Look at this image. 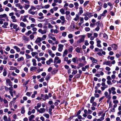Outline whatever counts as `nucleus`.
<instances>
[{
    "mask_svg": "<svg viewBox=\"0 0 121 121\" xmlns=\"http://www.w3.org/2000/svg\"><path fill=\"white\" fill-rule=\"evenodd\" d=\"M105 97L107 98L110 99L111 98V96L109 95H108V93L107 91H105L104 93Z\"/></svg>",
    "mask_w": 121,
    "mask_h": 121,
    "instance_id": "obj_9",
    "label": "nucleus"
},
{
    "mask_svg": "<svg viewBox=\"0 0 121 121\" xmlns=\"http://www.w3.org/2000/svg\"><path fill=\"white\" fill-rule=\"evenodd\" d=\"M60 11L62 14H65V11L62 9H61L60 10Z\"/></svg>",
    "mask_w": 121,
    "mask_h": 121,
    "instance_id": "obj_30",
    "label": "nucleus"
},
{
    "mask_svg": "<svg viewBox=\"0 0 121 121\" xmlns=\"http://www.w3.org/2000/svg\"><path fill=\"white\" fill-rule=\"evenodd\" d=\"M96 40L97 46L98 47L101 48L102 46L100 44L101 42V41L99 40L98 38H96Z\"/></svg>",
    "mask_w": 121,
    "mask_h": 121,
    "instance_id": "obj_5",
    "label": "nucleus"
},
{
    "mask_svg": "<svg viewBox=\"0 0 121 121\" xmlns=\"http://www.w3.org/2000/svg\"><path fill=\"white\" fill-rule=\"evenodd\" d=\"M7 86L9 85V86H12V83L10 80L9 79H7L6 80Z\"/></svg>",
    "mask_w": 121,
    "mask_h": 121,
    "instance_id": "obj_3",
    "label": "nucleus"
},
{
    "mask_svg": "<svg viewBox=\"0 0 121 121\" xmlns=\"http://www.w3.org/2000/svg\"><path fill=\"white\" fill-rule=\"evenodd\" d=\"M2 48V47H0V52L2 54H3L4 53Z\"/></svg>",
    "mask_w": 121,
    "mask_h": 121,
    "instance_id": "obj_51",
    "label": "nucleus"
},
{
    "mask_svg": "<svg viewBox=\"0 0 121 121\" xmlns=\"http://www.w3.org/2000/svg\"><path fill=\"white\" fill-rule=\"evenodd\" d=\"M42 41L41 38L40 37H38L36 40L35 41V42L36 43H39Z\"/></svg>",
    "mask_w": 121,
    "mask_h": 121,
    "instance_id": "obj_12",
    "label": "nucleus"
},
{
    "mask_svg": "<svg viewBox=\"0 0 121 121\" xmlns=\"http://www.w3.org/2000/svg\"><path fill=\"white\" fill-rule=\"evenodd\" d=\"M77 70H73V72L72 73V74L73 75H74L77 73Z\"/></svg>",
    "mask_w": 121,
    "mask_h": 121,
    "instance_id": "obj_42",
    "label": "nucleus"
},
{
    "mask_svg": "<svg viewBox=\"0 0 121 121\" xmlns=\"http://www.w3.org/2000/svg\"><path fill=\"white\" fill-rule=\"evenodd\" d=\"M38 26L40 28H42L43 27V26L42 24L40 23L38 24Z\"/></svg>",
    "mask_w": 121,
    "mask_h": 121,
    "instance_id": "obj_60",
    "label": "nucleus"
},
{
    "mask_svg": "<svg viewBox=\"0 0 121 121\" xmlns=\"http://www.w3.org/2000/svg\"><path fill=\"white\" fill-rule=\"evenodd\" d=\"M32 33L31 31L30 30H28L27 33H26L25 35H26L28 36L31 34Z\"/></svg>",
    "mask_w": 121,
    "mask_h": 121,
    "instance_id": "obj_29",
    "label": "nucleus"
},
{
    "mask_svg": "<svg viewBox=\"0 0 121 121\" xmlns=\"http://www.w3.org/2000/svg\"><path fill=\"white\" fill-rule=\"evenodd\" d=\"M68 37L69 38L71 39L73 37V35L72 34H70L68 35Z\"/></svg>",
    "mask_w": 121,
    "mask_h": 121,
    "instance_id": "obj_56",
    "label": "nucleus"
},
{
    "mask_svg": "<svg viewBox=\"0 0 121 121\" xmlns=\"http://www.w3.org/2000/svg\"><path fill=\"white\" fill-rule=\"evenodd\" d=\"M24 8L26 10H27L30 7V5L29 4H24Z\"/></svg>",
    "mask_w": 121,
    "mask_h": 121,
    "instance_id": "obj_26",
    "label": "nucleus"
},
{
    "mask_svg": "<svg viewBox=\"0 0 121 121\" xmlns=\"http://www.w3.org/2000/svg\"><path fill=\"white\" fill-rule=\"evenodd\" d=\"M89 44V43L88 42V41L87 40H86L85 41L84 44L86 46H88Z\"/></svg>",
    "mask_w": 121,
    "mask_h": 121,
    "instance_id": "obj_62",
    "label": "nucleus"
},
{
    "mask_svg": "<svg viewBox=\"0 0 121 121\" xmlns=\"http://www.w3.org/2000/svg\"><path fill=\"white\" fill-rule=\"evenodd\" d=\"M74 4L75 6V8L77 9H78V6L79 4L77 2H75L74 3Z\"/></svg>",
    "mask_w": 121,
    "mask_h": 121,
    "instance_id": "obj_22",
    "label": "nucleus"
},
{
    "mask_svg": "<svg viewBox=\"0 0 121 121\" xmlns=\"http://www.w3.org/2000/svg\"><path fill=\"white\" fill-rule=\"evenodd\" d=\"M107 11L106 10H105L104 11L102 14H101V15L102 16H104L105 15V14L107 13Z\"/></svg>",
    "mask_w": 121,
    "mask_h": 121,
    "instance_id": "obj_35",
    "label": "nucleus"
},
{
    "mask_svg": "<svg viewBox=\"0 0 121 121\" xmlns=\"http://www.w3.org/2000/svg\"><path fill=\"white\" fill-rule=\"evenodd\" d=\"M79 19V17L78 14L76 15L75 17L73 19V20L75 21H76Z\"/></svg>",
    "mask_w": 121,
    "mask_h": 121,
    "instance_id": "obj_24",
    "label": "nucleus"
},
{
    "mask_svg": "<svg viewBox=\"0 0 121 121\" xmlns=\"http://www.w3.org/2000/svg\"><path fill=\"white\" fill-rule=\"evenodd\" d=\"M113 102L114 104H117L118 103V101L117 100H113Z\"/></svg>",
    "mask_w": 121,
    "mask_h": 121,
    "instance_id": "obj_64",
    "label": "nucleus"
},
{
    "mask_svg": "<svg viewBox=\"0 0 121 121\" xmlns=\"http://www.w3.org/2000/svg\"><path fill=\"white\" fill-rule=\"evenodd\" d=\"M22 39L26 41H29V38L28 37L25 36H23Z\"/></svg>",
    "mask_w": 121,
    "mask_h": 121,
    "instance_id": "obj_15",
    "label": "nucleus"
},
{
    "mask_svg": "<svg viewBox=\"0 0 121 121\" xmlns=\"http://www.w3.org/2000/svg\"><path fill=\"white\" fill-rule=\"evenodd\" d=\"M32 62L33 63V65L34 66H36L37 65L36 63V60L35 59H33L32 60Z\"/></svg>",
    "mask_w": 121,
    "mask_h": 121,
    "instance_id": "obj_17",
    "label": "nucleus"
},
{
    "mask_svg": "<svg viewBox=\"0 0 121 121\" xmlns=\"http://www.w3.org/2000/svg\"><path fill=\"white\" fill-rule=\"evenodd\" d=\"M48 53L49 55L52 57H53L55 56V54L52 53V52L51 50H48Z\"/></svg>",
    "mask_w": 121,
    "mask_h": 121,
    "instance_id": "obj_8",
    "label": "nucleus"
},
{
    "mask_svg": "<svg viewBox=\"0 0 121 121\" xmlns=\"http://www.w3.org/2000/svg\"><path fill=\"white\" fill-rule=\"evenodd\" d=\"M20 26L23 27H26V25L23 22H21L20 23Z\"/></svg>",
    "mask_w": 121,
    "mask_h": 121,
    "instance_id": "obj_21",
    "label": "nucleus"
},
{
    "mask_svg": "<svg viewBox=\"0 0 121 121\" xmlns=\"http://www.w3.org/2000/svg\"><path fill=\"white\" fill-rule=\"evenodd\" d=\"M35 116L33 115H31L29 117V120L30 121H31L33 119Z\"/></svg>",
    "mask_w": 121,
    "mask_h": 121,
    "instance_id": "obj_25",
    "label": "nucleus"
},
{
    "mask_svg": "<svg viewBox=\"0 0 121 121\" xmlns=\"http://www.w3.org/2000/svg\"><path fill=\"white\" fill-rule=\"evenodd\" d=\"M112 47L113 49L114 50H116L117 48V46L115 44H113L112 45Z\"/></svg>",
    "mask_w": 121,
    "mask_h": 121,
    "instance_id": "obj_20",
    "label": "nucleus"
},
{
    "mask_svg": "<svg viewBox=\"0 0 121 121\" xmlns=\"http://www.w3.org/2000/svg\"><path fill=\"white\" fill-rule=\"evenodd\" d=\"M44 96V100H45L46 99H48L49 98L47 94L45 95Z\"/></svg>",
    "mask_w": 121,
    "mask_h": 121,
    "instance_id": "obj_37",
    "label": "nucleus"
},
{
    "mask_svg": "<svg viewBox=\"0 0 121 121\" xmlns=\"http://www.w3.org/2000/svg\"><path fill=\"white\" fill-rule=\"evenodd\" d=\"M37 111L40 113H42L45 112V109L44 108H40L39 109H38Z\"/></svg>",
    "mask_w": 121,
    "mask_h": 121,
    "instance_id": "obj_11",
    "label": "nucleus"
},
{
    "mask_svg": "<svg viewBox=\"0 0 121 121\" xmlns=\"http://www.w3.org/2000/svg\"><path fill=\"white\" fill-rule=\"evenodd\" d=\"M85 36L84 35H80L79 36L80 37V38L77 41V43L78 44H80L84 42Z\"/></svg>",
    "mask_w": 121,
    "mask_h": 121,
    "instance_id": "obj_1",
    "label": "nucleus"
},
{
    "mask_svg": "<svg viewBox=\"0 0 121 121\" xmlns=\"http://www.w3.org/2000/svg\"><path fill=\"white\" fill-rule=\"evenodd\" d=\"M87 16H88L89 17H92L93 16L92 15L90 14V13L88 12H87L86 13Z\"/></svg>",
    "mask_w": 121,
    "mask_h": 121,
    "instance_id": "obj_47",
    "label": "nucleus"
},
{
    "mask_svg": "<svg viewBox=\"0 0 121 121\" xmlns=\"http://www.w3.org/2000/svg\"><path fill=\"white\" fill-rule=\"evenodd\" d=\"M58 51L60 52H61L63 49L64 45L61 44H59L58 45Z\"/></svg>",
    "mask_w": 121,
    "mask_h": 121,
    "instance_id": "obj_6",
    "label": "nucleus"
},
{
    "mask_svg": "<svg viewBox=\"0 0 121 121\" xmlns=\"http://www.w3.org/2000/svg\"><path fill=\"white\" fill-rule=\"evenodd\" d=\"M43 115L47 118H48L49 117V115L48 114L45 113Z\"/></svg>",
    "mask_w": 121,
    "mask_h": 121,
    "instance_id": "obj_40",
    "label": "nucleus"
},
{
    "mask_svg": "<svg viewBox=\"0 0 121 121\" xmlns=\"http://www.w3.org/2000/svg\"><path fill=\"white\" fill-rule=\"evenodd\" d=\"M107 82L108 85H111L112 84V82L110 80L107 81Z\"/></svg>",
    "mask_w": 121,
    "mask_h": 121,
    "instance_id": "obj_59",
    "label": "nucleus"
},
{
    "mask_svg": "<svg viewBox=\"0 0 121 121\" xmlns=\"http://www.w3.org/2000/svg\"><path fill=\"white\" fill-rule=\"evenodd\" d=\"M65 29V27L61 26L60 27V29L61 31L64 30Z\"/></svg>",
    "mask_w": 121,
    "mask_h": 121,
    "instance_id": "obj_53",
    "label": "nucleus"
},
{
    "mask_svg": "<svg viewBox=\"0 0 121 121\" xmlns=\"http://www.w3.org/2000/svg\"><path fill=\"white\" fill-rule=\"evenodd\" d=\"M37 94V92L36 91H35L34 92V94L32 95L31 97L32 98H34L35 97V95H36Z\"/></svg>",
    "mask_w": 121,
    "mask_h": 121,
    "instance_id": "obj_28",
    "label": "nucleus"
},
{
    "mask_svg": "<svg viewBox=\"0 0 121 121\" xmlns=\"http://www.w3.org/2000/svg\"><path fill=\"white\" fill-rule=\"evenodd\" d=\"M68 53V51L67 49L65 50L63 52V56L64 57Z\"/></svg>",
    "mask_w": 121,
    "mask_h": 121,
    "instance_id": "obj_23",
    "label": "nucleus"
},
{
    "mask_svg": "<svg viewBox=\"0 0 121 121\" xmlns=\"http://www.w3.org/2000/svg\"><path fill=\"white\" fill-rule=\"evenodd\" d=\"M3 101L4 104H8V102L5 98L3 99Z\"/></svg>",
    "mask_w": 121,
    "mask_h": 121,
    "instance_id": "obj_54",
    "label": "nucleus"
},
{
    "mask_svg": "<svg viewBox=\"0 0 121 121\" xmlns=\"http://www.w3.org/2000/svg\"><path fill=\"white\" fill-rule=\"evenodd\" d=\"M46 35H43L42 38H41L42 39V40H45L46 38Z\"/></svg>",
    "mask_w": 121,
    "mask_h": 121,
    "instance_id": "obj_33",
    "label": "nucleus"
},
{
    "mask_svg": "<svg viewBox=\"0 0 121 121\" xmlns=\"http://www.w3.org/2000/svg\"><path fill=\"white\" fill-rule=\"evenodd\" d=\"M79 9H80V10L79 11V13L80 14H82L83 13V11L82 10V7H80L79 8Z\"/></svg>",
    "mask_w": 121,
    "mask_h": 121,
    "instance_id": "obj_45",
    "label": "nucleus"
},
{
    "mask_svg": "<svg viewBox=\"0 0 121 121\" xmlns=\"http://www.w3.org/2000/svg\"><path fill=\"white\" fill-rule=\"evenodd\" d=\"M66 32H65L62 33V36L65 37L66 36Z\"/></svg>",
    "mask_w": 121,
    "mask_h": 121,
    "instance_id": "obj_46",
    "label": "nucleus"
},
{
    "mask_svg": "<svg viewBox=\"0 0 121 121\" xmlns=\"http://www.w3.org/2000/svg\"><path fill=\"white\" fill-rule=\"evenodd\" d=\"M38 54V53L36 52H32L31 53V54L33 56H34L36 55V54Z\"/></svg>",
    "mask_w": 121,
    "mask_h": 121,
    "instance_id": "obj_58",
    "label": "nucleus"
},
{
    "mask_svg": "<svg viewBox=\"0 0 121 121\" xmlns=\"http://www.w3.org/2000/svg\"><path fill=\"white\" fill-rule=\"evenodd\" d=\"M73 47L72 46H71L69 47V48L68 49L69 51V52H72L73 50Z\"/></svg>",
    "mask_w": 121,
    "mask_h": 121,
    "instance_id": "obj_31",
    "label": "nucleus"
},
{
    "mask_svg": "<svg viewBox=\"0 0 121 121\" xmlns=\"http://www.w3.org/2000/svg\"><path fill=\"white\" fill-rule=\"evenodd\" d=\"M53 62V60L51 58L49 59L46 62V63L47 65H49L50 64L51 62Z\"/></svg>",
    "mask_w": 121,
    "mask_h": 121,
    "instance_id": "obj_16",
    "label": "nucleus"
},
{
    "mask_svg": "<svg viewBox=\"0 0 121 121\" xmlns=\"http://www.w3.org/2000/svg\"><path fill=\"white\" fill-rule=\"evenodd\" d=\"M92 35L91 33H88L87 34V35L88 38H89L91 37Z\"/></svg>",
    "mask_w": 121,
    "mask_h": 121,
    "instance_id": "obj_32",
    "label": "nucleus"
},
{
    "mask_svg": "<svg viewBox=\"0 0 121 121\" xmlns=\"http://www.w3.org/2000/svg\"><path fill=\"white\" fill-rule=\"evenodd\" d=\"M38 32L42 35L45 34L46 33V30H43L41 29H39L38 30Z\"/></svg>",
    "mask_w": 121,
    "mask_h": 121,
    "instance_id": "obj_7",
    "label": "nucleus"
},
{
    "mask_svg": "<svg viewBox=\"0 0 121 121\" xmlns=\"http://www.w3.org/2000/svg\"><path fill=\"white\" fill-rule=\"evenodd\" d=\"M11 18L13 19V22H17V20L16 19V17L14 16L11 17Z\"/></svg>",
    "mask_w": 121,
    "mask_h": 121,
    "instance_id": "obj_19",
    "label": "nucleus"
},
{
    "mask_svg": "<svg viewBox=\"0 0 121 121\" xmlns=\"http://www.w3.org/2000/svg\"><path fill=\"white\" fill-rule=\"evenodd\" d=\"M15 6L16 7L19 8V9H23V6L21 5L19 3L17 4H16Z\"/></svg>",
    "mask_w": 121,
    "mask_h": 121,
    "instance_id": "obj_14",
    "label": "nucleus"
},
{
    "mask_svg": "<svg viewBox=\"0 0 121 121\" xmlns=\"http://www.w3.org/2000/svg\"><path fill=\"white\" fill-rule=\"evenodd\" d=\"M3 18L6 19L7 21H8L9 20L8 19V17L7 16V14H6L4 13L3 14H1L0 15V18Z\"/></svg>",
    "mask_w": 121,
    "mask_h": 121,
    "instance_id": "obj_2",
    "label": "nucleus"
},
{
    "mask_svg": "<svg viewBox=\"0 0 121 121\" xmlns=\"http://www.w3.org/2000/svg\"><path fill=\"white\" fill-rule=\"evenodd\" d=\"M36 69V67H30V70L32 71L33 70Z\"/></svg>",
    "mask_w": 121,
    "mask_h": 121,
    "instance_id": "obj_34",
    "label": "nucleus"
},
{
    "mask_svg": "<svg viewBox=\"0 0 121 121\" xmlns=\"http://www.w3.org/2000/svg\"><path fill=\"white\" fill-rule=\"evenodd\" d=\"M80 48L78 47L75 50L77 52L79 53L80 52Z\"/></svg>",
    "mask_w": 121,
    "mask_h": 121,
    "instance_id": "obj_44",
    "label": "nucleus"
},
{
    "mask_svg": "<svg viewBox=\"0 0 121 121\" xmlns=\"http://www.w3.org/2000/svg\"><path fill=\"white\" fill-rule=\"evenodd\" d=\"M29 19L30 20H31V21L33 22H35V19L31 17H29Z\"/></svg>",
    "mask_w": 121,
    "mask_h": 121,
    "instance_id": "obj_41",
    "label": "nucleus"
},
{
    "mask_svg": "<svg viewBox=\"0 0 121 121\" xmlns=\"http://www.w3.org/2000/svg\"><path fill=\"white\" fill-rule=\"evenodd\" d=\"M80 22L81 23H83L84 22V18L83 17H80Z\"/></svg>",
    "mask_w": 121,
    "mask_h": 121,
    "instance_id": "obj_57",
    "label": "nucleus"
},
{
    "mask_svg": "<svg viewBox=\"0 0 121 121\" xmlns=\"http://www.w3.org/2000/svg\"><path fill=\"white\" fill-rule=\"evenodd\" d=\"M90 59L92 61L93 63H96L97 62V60L92 57H90Z\"/></svg>",
    "mask_w": 121,
    "mask_h": 121,
    "instance_id": "obj_13",
    "label": "nucleus"
},
{
    "mask_svg": "<svg viewBox=\"0 0 121 121\" xmlns=\"http://www.w3.org/2000/svg\"><path fill=\"white\" fill-rule=\"evenodd\" d=\"M95 99V97H91V99H90V102L91 103H93L94 101V100Z\"/></svg>",
    "mask_w": 121,
    "mask_h": 121,
    "instance_id": "obj_38",
    "label": "nucleus"
},
{
    "mask_svg": "<svg viewBox=\"0 0 121 121\" xmlns=\"http://www.w3.org/2000/svg\"><path fill=\"white\" fill-rule=\"evenodd\" d=\"M89 1H86L83 4V5L84 7L86 6L87 5V4L89 2Z\"/></svg>",
    "mask_w": 121,
    "mask_h": 121,
    "instance_id": "obj_55",
    "label": "nucleus"
},
{
    "mask_svg": "<svg viewBox=\"0 0 121 121\" xmlns=\"http://www.w3.org/2000/svg\"><path fill=\"white\" fill-rule=\"evenodd\" d=\"M77 59V57H75L72 59V61L74 63L78 64V60Z\"/></svg>",
    "mask_w": 121,
    "mask_h": 121,
    "instance_id": "obj_10",
    "label": "nucleus"
},
{
    "mask_svg": "<svg viewBox=\"0 0 121 121\" xmlns=\"http://www.w3.org/2000/svg\"><path fill=\"white\" fill-rule=\"evenodd\" d=\"M8 25V23L6 22H4V25L2 26V27L4 28H6V26H7Z\"/></svg>",
    "mask_w": 121,
    "mask_h": 121,
    "instance_id": "obj_39",
    "label": "nucleus"
},
{
    "mask_svg": "<svg viewBox=\"0 0 121 121\" xmlns=\"http://www.w3.org/2000/svg\"><path fill=\"white\" fill-rule=\"evenodd\" d=\"M35 13L36 14L37 13V12L31 11V12H30L29 13L32 15H34L35 14Z\"/></svg>",
    "mask_w": 121,
    "mask_h": 121,
    "instance_id": "obj_52",
    "label": "nucleus"
},
{
    "mask_svg": "<svg viewBox=\"0 0 121 121\" xmlns=\"http://www.w3.org/2000/svg\"><path fill=\"white\" fill-rule=\"evenodd\" d=\"M85 30L86 31H90V28L89 27H86L85 28Z\"/></svg>",
    "mask_w": 121,
    "mask_h": 121,
    "instance_id": "obj_50",
    "label": "nucleus"
},
{
    "mask_svg": "<svg viewBox=\"0 0 121 121\" xmlns=\"http://www.w3.org/2000/svg\"><path fill=\"white\" fill-rule=\"evenodd\" d=\"M13 48L15 49L16 51L18 52H19L20 51V49L16 46H14L13 47Z\"/></svg>",
    "mask_w": 121,
    "mask_h": 121,
    "instance_id": "obj_18",
    "label": "nucleus"
},
{
    "mask_svg": "<svg viewBox=\"0 0 121 121\" xmlns=\"http://www.w3.org/2000/svg\"><path fill=\"white\" fill-rule=\"evenodd\" d=\"M21 113L22 114H23L25 113V110L24 108L23 107H22L21 109Z\"/></svg>",
    "mask_w": 121,
    "mask_h": 121,
    "instance_id": "obj_27",
    "label": "nucleus"
},
{
    "mask_svg": "<svg viewBox=\"0 0 121 121\" xmlns=\"http://www.w3.org/2000/svg\"><path fill=\"white\" fill-rule=\"evenodd\" d=\"M48 26L49 28H52L53 27V26L49 23H48Z\"/></svg>",
    "mask_w": 121,
    "mask_h": 121,
    "instance_id": "obj_43",
    "label": "nucleus"
},
{
    "mask_svg": "<svg viewBox=\"0 0 121 121\" xmlns=\"http://www.w3.org/2000/svg\"><path fill=\"white\" fill-rule=\"evenodd\" d=\"M3 119L5 121H7V117L6 116H4Z\"/></svg>",
    "mask_w": 121,
    "mask_h": 121,
    "instance_id": "obj_61",
    "label": "nucleus"
},
{
    "mask_svg": "<svg viewBox=\"0 0 121 121\" xmlns=\"http://www.w3.org/2000/svg\"><path fill=\"white\" fill-rule=\"evenodd\" d=\"M25 55L27 59H28L31 58V56L28 54H25Z\"/></svg>",
    "mask_w": 121,
    "mask_h": 121,
    "instance_id": "obj_48",
    "label": "nucleus"
},
{
    "mask_svg": "<svg viewBox=\"0 0 121 121\" xmlns=\"http://www.w3.org/2000/svg\"><path fill=\"white\" fill-rule=\"evenodd\" d=\"M50 6V5L48 4L44 6V8L45 9L48 8Z\"/></svg>",
    "mask_w": 121,
    "mask_h": 121,
    "instance_id": "obj_63",
    "label": "nucleus"
},
{
    "mask_svg": "<svg viewBox=\"0 0 121 121\" xmlns=\"http://www.w3.org/2000/svg\"><path fill=\"white\" fill-rule=\"evenodd\" d=\"M104 116L105 114L104 113L103 114H102V117L100 118V119H101V121L103 120L104 119Z\"/></svg>",
    "mask_w": 121,
    "mask_h": 121,
    "instance_id": "obj_49",
    "label": "nucleus"
},
{
    "mask_svg": "<svg viewBox=\"0 0 121 121\" xmlns=\"http://www.w3.org/2000/svg\"><path fill=\"white\" fill-rule=\"evenodd\" d=\"M103 65H108L110 66H112L110 61H105L103 62Z\"/></svg>",
    "mask_w": 121,
    "mask_h": 121,
    "instance_id": "obj_4",
    "label": "nucleus"
},
{
    "mask_svg": "<svg viewBox=\"0 0 121 121\" xmlns=\"http://www.w3.org/2000/svg\"><path fill=\"white\" fill-rule=\"evenodd\" d=\"M24 60L23 57H21L20 58H18L17 59L18 61H23Z\"/></svg>",
    "mask_w": 121,
    "mask_h": 121,
    "instance_id": "obj_36",
    "label": "nucleus"
}]
</instances>
